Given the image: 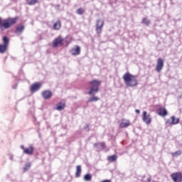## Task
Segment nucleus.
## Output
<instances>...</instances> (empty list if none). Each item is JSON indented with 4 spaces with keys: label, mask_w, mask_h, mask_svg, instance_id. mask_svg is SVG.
Returning a JSON list of instances; mask_svg holds the SVG:
<instances>
[{
    "label": "nucleus",
    "mask_w": 182,
    "mask_h": 182,
    "mask_svg": "<svg viewBox=\"0 0 182 182\" xmlns=\"http://www.w3.org/2000/svg\"><path fill=\"white\" fill-rule=\"evenodd\" d=\"M122 79L126 86L128 87H136L139 85V81L136 77V75L130 74V73H126L123 76Z\"/></svg>",
    "instance_id": "f257e3e1"
},
{
    "label": "nucleus",
    "mask_w": 182,
    "mask_h": 182,
    "mask_svg": "<svg viewBox=\"0 0 182 182\" xmlns=\"http://www.w3.org/2000/svg\"><path fill=\"white\" fill-rule=\"evenodd\" d=\"M89 91L88 95L90 96H95L97 93H99V86L102 85V81L99 80H92L88 82Z\"/></svg>",
    "instance_id": "f03ea898"
},
{
    "label": "nucleus",
    "mask_w": 182,
    "mask_h": 182,
    "mask_svg": "<svg viewBox=\"0 0 182 182\" xmlns=\"http://www.w3.org/2000/svg\"><path fill=\"white\" fill-rule=\"evenodd\" d=\"M15 23H16V18H7L2 21V18L0 17V29L2 31H6V29H9V28L15 25Z\"/></svg>",
    "instance_id": "7ed1b4c3"
},
{
    "label": "nucleus",
    "mask_w": 182,
    "mask_h": 182,
    "mask_svg": "<svg viewBox=\"0 0 182 182\" xmlns=\"http://www.w3.org/2000/svg\"><path fill=\"white\" fill-rule=\"evenodd\" d=\"M103 26H105V21H102L100 19L97 20L95 31L97 35L102 33V31H103Z\"/></svg>",
    "instance_id": "20e7f679"
},
{
    "label": "nucleus",
    "mask_w": 182,
    "mask_h": 182,
    "mask_svg": "<svg viewBox=\"0 0 182 182\" xmlns=\"http://www.w3.org/2000/svg\"><path fill=\"white\" fill-rule=\"evenodd\" d=\"M142 121L145 124H150L151 123V115L147 114V112L144 111L142 113Z\"/></svg>",
    "instance_id": "39448f33"
},
{
    "label": "nucleus",
    "mask_w": 182,
    "mask_h": 182,
    "mask_svg": "<svg viewBox=\"0 0 182 182\" xmlns=\"http://www.w3.org/2000/svg\"><path fill=\"white\" fill-rule=\"evenodd\" d=\"M163 68H164V60H163L161 58H158L156 66V72L160 73V72L163 70Z\"/></svg>",
    "instance_id": "423d86ee"
},
{
    "label": "nucleus",
    "mask_w": 182,
    "mask_h": 182,
    "mask_svg": "<svg viewBox=\"0 0 182 182\" xmlns=\"http://www.w3.org/2000/svg\"><path fill=\"white\" fill-rule=\"evenodd\" d=\"M173 181L174 182H181L182 181V176L181 173L176 172L173 173L171 176Z\"/></svg>",
    "instance_id": "0eeeda50"
},
{
    "label": "nucleus",
    "mask_w": 182,
    "mask_h": 182,
    "mask_svg": "<svg viewBox=\"0 0 182 182\" xmlns=\"http://www.w3.org/2000/svg\"><path fill=\"white\" fill-rule=\"evenodd\" d=\"M41 83L36 82L31 85L30 88V91L31 92V93H35V92H38V90L41 89Z\"/></svg>",
    "instance_id": "6e6552de"
},
{
    "label": "nucleus",
    "mask_w": 182,
    "mask_h": 182,
    "mask_svg": "<svg viewBox=\"0 0 182 182\" xmlns=\"http://www.w3.org/2000/svg\"><path fill=\"white\" fill-rule=\"evenodd\" d=\"M166 123L169 124H178L180 123V119L176 118L175 116L171 117L170 119H168Z\"/></svg>",
    "instance_id": "1a4fd4ad"
},
{
    "label": "nucleus",
    "mask_w": 182,
    "mask_h": 182,
    "mask_svg": "<svg viewBox=\"0 0 182 182\" xmlns=\"http://www.w3.org/2000/svg\"><path fill=\"white\" fill-rule=\"evenodd\" d=\"M70 53L73 56H77V55H80V47L79 46H75L74 48L70 50Z\"/></svg>",
    "instance_id": "9d476101"
},
{
    "label": "nucleus",
    "mask_w": 182,
    "mask_h": 182,
    "mask_svg": "<svg viewBox=\"0 0 182 182\" xmlns=\"http://www.w3.org/2000/svg\"><path fill=\"white\" fill-rule=\"evenodd\" d=\"M42 97L46 100H48V99H50L52 97V92L50 90H45L42 92Z\"/></svg>",
    "instance_id": "9b49d317"
},
{
    "label": "nucleus",
    "mask_w": 182,
    "mask_h": 182,
    "mask_svg": "<svg viewBox=\"0 0 182 182\" xmlns=\"http://www.w3.org/2000/svg\"><path fill=\"white\" fill-rule=\"evenodd\" d=\"M35 150V148L33 147V146L30 145L28 148H26V149H24V154H28V156H32V154H33V151Z\"/></svg>",
    "instance_id": "f8f14e48"
},
{
    "label": "nucleus",
    "mask_w": 182,
    "mask_h": 182,
    "mask_svg": "<svg viewBox=\"0 0 182 182\" xmlns=\"http://www.w3.org/2000/svg\"><path fill=\"white\" fill-rule=\"evenodd\" d=\"M157 113L159 116H161V117H165V116H167L168 114L167 109L164 107L159 108L157 110Z\"/></svg>",
    "instance_id": "ddd939ff"
},
{
    "label": "nucleus",
    "mask_w": 182,
    "mask_h": 182,
    "mask_svg": "<svg viewBox=\"0 0 182 182\" xmlns=\"http://www.w3.org/2000/svg\"><path fill=\"white\" fill-rule=\"evenodd\" d=\"M94 146L96 149H97L98 151L103 150V149L106 147V144H105V142L95 144Z\"/></svg>",
    "instance_id": "4468645a"
},
{
    "label": "nucleus",
    "mask_w": 182,
    "mask_h": 182,
    "mask_svg": "<svg viewBox=\"0 0 182 182\" xmlns=\"http://www.w3.org/2000/svg\"><path fill=\"white\" fill-rule=\"evenodd\" d=\"M62 42H63V40H62V38H60V37H58L53 41V46L54 48H57L58 45H60V43H62Z\"/></svg>",
    "instance_id": "2eb2a0df"
},
{
    "label": "nucleus",
    "mask_w": 182,
    "mask_h": 182,
    "mask_svg": "<svg viewBox=\"0 0 182 182\" xmlns=\"http://www.w3.org/2000/svg\"><path fill=\"white\" fill-rule=\"evenodd\" d=\"M23 29H25V27L23 26H18L16 28L15 33H16V35H21V33L23 32Z\"/></svg>",
    "instance_id": "dca6fc26"
},
{
    "label": "nucleus",
    "mask_w": 182,
    "mask_h": 182,
    "mask_svg": "<svg viewBox=\"0 0 182 182\" xmlns=\"http://www.w3.org/2000/svg\"><path fill=\"white\" fill-rule=\"evenodd\" d=\"M65 106L66 105L65 102H60L58 104H57L56 110H58V111L63 110Z\"/></svg>",
    "instance_id": "f3484780"
},
{
    "label": "nucleus",
    "mask_w": 182,
    "mask_h": 182,
    "mask_svg": "<svg viewBox=\"0 0 182 182\" xmlns=\"http://www.w3.org/2000/svg\"><path fill=\"white\" fill-rule=\"evenodd\" d=\"M80 174H82V166H80V165H78L76 166L75 177L79 178L80 176Z\"/></svg>",
    "instance_id": "a211bd4d"
},
{
    "label": "nucleus",
    "mask_w": 182,
    "mask_h": 182,
    "mask_svg": "<svg viewBox=\"0 0 182 182\" xmlns=\"http://www.w3.org/2000/svg\"><path fill=\"white\" fill-rule=\"evenodd\" d=\"M61 26H62V25L60 24V21H57L53 25V29H55V31H59V29H60Z\"/></svg>",
    "instance_id": "6ab92c4d"
},
{
    "label": "nucleus",
    "mask_w": 182,
    "mask_h": 182,
    "mask_svg": "<svg viewBox=\"0 0 182 182\" xmlns=\"http://www.w3.org/2000/svg\"><path fill=\"white\" fill-rule=\"evenodd\" d=\"M108 161H109L110 163H113V161H116L117 160V156L116 155H112L110 156H108L107 159Z\"/></svg>",
    "instance_id": "aec40b11"
},
{
    "label": "nucleus",
    "mask_w": 182,
    "mask_h": 182,
    "mask_svg": "<svg viewBox=\"0 0 182 182\" xmlns=\"http://www.w3.org/2000/svg\"><path fill=\"white\" fill-rule=\"evenodd\" d=\"M129 126H130V121H126V122H123L120 124V127L122 128H126V127H129Z\"/></svg>",
    "instance_id": "412c9836"
},
{
    "label": "nucleus",
    "mask_w": 182,
    "mask_h": 182,
    "mask_svg": "<svg viewBox=\"0 0 182 182\" xmlns=\"http://www.w3.org/2000/svg\"><path fill=\"white\" fill-rule=\"evenodd\" d=\"M182 154V151L181 150H178L175 152L171 153L172 157H178V156H181Z\"/></svg>",
    "instance_id": "4be33fe9"
},
{
    "label": "nucleus",
    "mask_w": 182,
    "mask_h": 182,
    "mask_svg": "<svg viewBox=\"0 0 182 182\" xmlns=\"http://www.w3.org/2000/svg\"><path fill=\"white\" fill-rule=\"evenodd\" d=\"M9 44V39L8 38V37H6V36L3 37V45L4 46L8 47Z\"/></svg>",
    "instance_id": "5701e85b"
},
{
    "label": "nucleus",
    "mask_w": 182,
    "mask_h": 182,
    "mask_svg": "<svg viewBox=\"0 0 182 182\" xmlns=\"http://www.w3.org/2000/svg\"><path fill=\"white\" fill-rule=\"evenodd\" d=\"M141 23H143V25H146V26H149V24L151 23V22H150V20H149L146 18H142Z\"/></svg>",
    "instance_id": "b1692460"
},
{
    "label": "nucleus",
    "mask_w": 182,
    "mask_h": 182,
    "mask_svg": "<svg viewBox=\"0 0 182 182\" xmlns=\"http://www.w3.org/2000/svg\"><path fill=\"white\" fill-rule=\"evenodd\" d=\"M38 0H26L28 5H36Z\"/></svg>",
    "instance_id": "393cba45"
},
{
    "label": "nucleus",
    "mask_w": 182,
    "mask_h": 182,
    "mask_svg": "<svg viewBox=\"0 0 182 182\" xmlns=\"http://www.w3.org/2000/svg\"><path fill=\"white\" fill-rule=\"evenodd\" d=\"M31 166L32 165L31 164V163L26 164V165L23 168V172L25 173V171H28V170H29L31 168Z\"/></svg>",
    "instance_id": "a878e982"
},
{
    "label": "nucleus",
    "mask_w": 182,
    "mask_h": 182,
    "mask_svg": "<svg viewBox=\"0 0 182 182\" xmlns=\"http://www.w3.org/2000/svg\"><path fill=\"white\" fill-rule=\"evenodd\" d=\"M6 48H8L6 46L0 45V53H4Z\"/></svg>",
    "instance_id": "bb28decb"
},
{
    "label": "nucleus",
    "mask_w": 182,
    "mask_h": 182,
    "mask_svg": "<svg viewBox=\"0 0 182 182\" xmlns=\"http://www.w3.org/2000/svg\"><path fill=\"white\" fill-rule=\"evenodd\" d=\"M84 180L85 181H90L92 180V175L90 174H86L85 176H84Z\"/></svg>",
    "instance_id": "cd10ccee"
},
{
    "label": "nucleus",
    "mask_w": 182,
    "mask_h": 182,
    "mask_svg": "<svg viewBox=\"0 0 182 182\" xmlns=\"http://www.w3.org/2000/svg\"><path fill=\"white\" fill-rule=\"evenodd\" d=\"M98 100H99V97L96 96H93L89 99L88 102H97Z\"/></svg>",
    "instance_id": "c85d7f7f"
},
{
    "label": "nucleus",
    "mask_w": 182,
    "mask_h": 182,
    "mask_svg": "<svg viewBox=\"0 0 182 182\" xmlns=\"http://www.w3.org/2000/svg\"><path fill=\"white\" fill-rule=\"evenodd\" d=\"M85 13V10L82 8L80 9H78L77 11H76V14L77 15H83V14Z\"/></svg>",
    "instance_id": "c756f323"
},
{
    "label": "nucleus",
    "mask_w": 182,
    "mask_h": 182,
    "mask_svg": "<svg viewBox=\"0 0 182 182\" xmlns=\"http://www.w3.org/2000/svg\"><path fill=\"white\" fill-rule=\"evenodd\" d=\"M21 149H22L23 151L24 152L25 150L26 149V148H25V146L23 145L21 146Z\"/></svg>",
    "instance_id": "7c9ffc66"
},
{
    "label": "nucleus",
    "mask_w": 182,
    "mask_h": 182,
    "mask_svg": "<svg viewBox=\"0 0 182 182\" xmlns=\"http://www.w3.org/2000/svg\"><path fill=\"white\" fill-rule=\"evenodd\" d=\"M9 159L10 160H14V155H10Z\"/></svg>",
    "instance_id": "2f4dec72"
},
{
    "label": "nucleus",
    "mask_w": 182,
    "mask_h": 182,
    "mask_svg": "<svg viewBox=\"0 0 182 182\" xmlns=\"http://www.w3.org/2000/svg\"><path fill=\"white\" fill-rule=\"evenodd\" d=\"M135 112H136L138 114H140V110H139V109H136Z\"/></svg>",
    "instance_id": "473e14b6"
}]
</instances>
